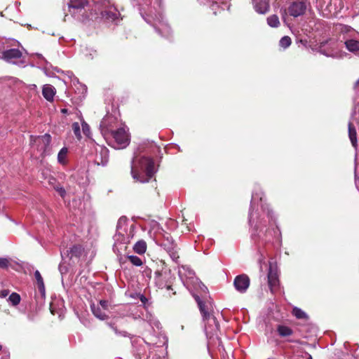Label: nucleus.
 Returning <instances> with one entry per match:
<instances>
[{
	"label": "nucleus",
	"mask_w": 359,
	"mask_h": 359,
	"mask_svg": "<svg viewBox=\"0 0 359 359\" xmlns=\"http://www.w3.org/2000/svg\"><path fill=\"white\" fill-rule=\"evenodd\" d=\"M328 46L331 51L337 48V41L334 39H329L325 41L320 42L319 48L320 52L325 55H330V52H327L325 50V47Z\"/></svg>",
	"instance_id": "9b49d317"
},
{
	"label": "nucleus",
	"mask_w": 359,
	"mask_h": 359,
	"mask_svg": "<svg viewBox=\"0 0 359 359\" xmlns=\"http://www.w3.org/2000/svg\"><path fill=\"white\" fill-rule=\"evenodd\" d=\"M277 331L280 337H288L292 334V329L285 325H278L277 327Z\"/></svg>",
	"instance_id": "aec40b11"
},
{
	"label": "nucleus",
	"mask_w": 359,
	"mask_h": 359,
	"mask_svg": "<svg viewBox=\"0 0 359 359\" xmlns=\"http://www.w3.org/2000/svg\"><path fill=\"white\" fill-rule=\"evenodd\" d=\"M177 243L173 238L168 233L165 236L163 242L161 244V247H169L170 245H177Z\"/></svg>",
	"instance_id": "b1692460"
},
{
	"label": "nucleus",
	"mask_w": 359,
	"mask_h": 359,
	"mask_svg": "<svg viewBox=\"0 0 359 359\" xmlns=\"http://www.w3.org/2000/svg\"><path fill=\"white\" fill-rule=\"evenodd\" d=\"M267 23L271 27H278L280 25L279 18L276 15H272L267 18Z\"/></svg>",
	"instance_id": "5701e85b"
},
{
	"label": "nucleus",
	"mask_w": 359,
	"mask_h": 359,
	"mask_svg": "<svg viewBox=\"0 0 359 359\" xmlns=\"http://www.w3.org/2000/svg\"><path fill=\"white\" fill-rule=\"evenodd\" d=\"M126 257L136 266H140L143 264L142 259L135 255H127Z\"/></svg>",
	"instance_id": "a878e982"
},
{
	"label": "nucleus",
	"mask_w": 359,
	"mask_h": 359,
	"mask_svg": "<svg viewBox=\"0 0 359 359\" xmlns=\"http://www.w3.org/2000/svg\"><path fill=\"white\" fill-rule=\"evenodd\" d=\"M34 277L36 280V283L39 287V290L42 294L45 293V285L43 283V278L39 271L34 272Z\"/></svg>",
	"instance_id": "412c9836"
},
{
	"label": "nucleus",
	"mask_w": 359,
	"mask_h": 359,
	"mask_svg": "<svg viewBox=\"0 0 359 359\" xmlns=\"http://www.w3.org/2000/svg\"><path fill=\"white\" fill-rule=\"evenodd\" d=\"M72 129H73L74 133L76 136H77V137H80L81 136L80 127H79V125L78 123H74L72 124Z\"/></svg>",
	"instance_id": "7c9ffc66"
},
{
	"label": "nucleus",
	"mask_w": 359,
	"mask_h": 359,
	"mask_svg": "<svg viewBox=\"0 0 359 359\" xmlns=\"http://www.w3.org/2000/svg\"><path fill=\"white\" fill-rule=\"evenodd\" d=\"M11 259L8 257H0V268L6 269L10 265Z\"/></svg>",
	"instance_id": "cd10ccee"
},
{
	"label": "nucleus",
	"mask_w": 359,
	"mask_h": 359,
	"mask_svg": "<svg viewBox=\"0 0 359 359\" xmlns=\"http://www.w3.org/2000/svg\"><path fill=\"white\" fill-rule=\"evenodd\" d=\"M348 136L351 140V142L355 148L357 147V132L356 129L353 123H348Z\"/></svg>",
	"instance_id": "2eb2a0df"
},
{
	"label": "nucleus",
	"mask_w": 359,
	"mask_h": 359,
	"mask_svg": "<svg viewBox=\"0 0 359 359\" xmlns=\"http://www.w3.org/2000/svg\"><path fill=\"white\" fill-rule=\"evenodd\" d=\"M135 252L139 255H143L146 252L147 248H134Z\"/></svg>",
	"instance_id": "c9c22d12"
},
{
	"label": "nucleus",
	"mask_w": 359,
	"mask_h": 359,
	"mask_svg": "<svg viewBox=\"0 0 359 359\" xmlns=\"http://www.w3.org/2000/svg\"><path fill=\"white\" fill-rule=\"evenodd\" d=\"M292 314L298 319H306L308 318L306 313L297 307L292 309Z\"/></svg>",
	"instance_id": "393cba45"
},
{
	"label": "nucleus",
	"mask_w": 359,
	"mask_h": 359,
	"mask_svg": "<svg viewBox=\"0 0 359 359\" xmlns=\"http://www.w3.org/2000/svg\"><path fill=\"white\" fill-rule=\"evenodd\" d=\"M111 134L116 143L121 148H125L129 144V136L125 129L118 128L116 130H111Z\"/></svg>",
	"instance_id": "6e6552de"
},
{
	"label": "nucleus",
	"mask_w": 359,
	"mask_h": 359,
	"mask_svg": "<svg viewBox=\"0 0 359 359\" xmlns=\"http://www.w3.org/2000/svg\"><path fill=\"white\" fill-rule=\"evenodd\" d=\"M107 325L114 330V332H115V334L116 335L123 336V337H126L127 336L126 332H125V331H118L117 330L116 327H115L113 323H107Z\"/></svg>",
	"instance_id": "c85d7f7f"
},
{
	"label": "nucleus",
	"mask_w": 359,
	"mask_h": 359,
	"mask_svg": "<svg viewBox=\"0 0 359 359\" xmlns=\"http://www.w3.org/2000/svg\"><path fill=\"white\" fill-rule=\"evenodd\" d=\"M200 311L203 316V320L205 323V331L207 337L212 338L214 335H217L219 329V325L216 318L212 316L206 309L205 305L200 300L198 297H195Z\"/></svg>",
	"instance_id": "7ed1b4c3"
},
{
	"label": "nucleus",
	"mask_w": 359,
	"mask_h": 359,
	"mask_svg": "<svg viewBox=\"0 0 359 359\" xmlns=\"http://www.w3.org/2000/svg\"><path fill=\"white\" fill-rule=\"evenodd\" d=\"M9 291L8 290H0V297L4 298L8 296Z\"/></svg>",
	"instance_id": "f704fd0d"
},
{
	"label": "nucleus",
	"mask_w": 359,
	"mask_h": 359,
	"mask_svg": "<svg viewBox=\"0 0 359 359\" xmlns=\"http://www.w3.org/2000/svg\"><path fill=\"white\" fill-rule=\"evenodd\" d=\"M178 273L184 285L187 287L189 284L198 282L194 271L189 266L182 265L179 267Z\"/></svg>",
	"instance_id": "39448f33"
},
{
	"label": "nucleus",
	"mask_w": 359,
	"mask_h": 359,
	"mask_svg": "<svg viewBox=\"0 0 359 359\" xmlns=\"http://www.w3.org/2000/svg\"><path fill=\"white\" fill-rule=\"evenodd\" d=\"M307 8L306 0H296L289 6L287 11L291 16L294 18L304 15Z\"/></svg>",
	"instance_id": "0eeeda50"
},
{
	"label": "nucleus",
	"mask_w": 359,
	"mask_h": 359,
	"mask_svg": "<svg viewBox=\"0 0 359 359\" xmlns=\"http://www.w3.org/2000/svg\"><path fill=\"white\" fill-rule=\"evenodd\" d=\"M108 302L106 301V300H100V306L103 309V310H107L108 309Z\"/></svg>",
	"instance_id": "473e14b6"
},
{
	"label": "nucleus",
	"mask_w": 359,
	"mask_h": 359,
	"mask_svg": "<svg viewBox=\"0 0 359 359\" xmlns=\"http://www.w3.org/2000/svg\"><path fill=\"white\" fill-rule=\"evenodd\" d=\"M346 48L352 53H357L359 51V41L354 39H349L345 41Z\"/></svg>",
	"instance_id": "dca6fc26"
},
{
	"label": "nucleus",
	"mask_w": 359,
	"mask_h": 359,
	"mask_svg": "<svg viewBox=\"0 0 359 359\" xmlns=\"http://www.w3.org/2000/svg\"><path fill=\"white\" fill-rule=\"evenodd\" d=\"M83 250V248H62L60 251V255L63 260L69 259L74 264L81 256Z\"/></svg>",
	"instance_id": "1a4fd4ad"
},
{
	"label": "nucleus",
	"mask_w": 359,
	"mask_h": 359,
	"mask_svg": "<svg viewBox=\"0 0 359 359\" xmlns=\"http://www.w3.org/2000/svg\"><path fill=\"white\" fill-rule=\"evenodd\" d=\"M106 15L107 18H112L114 19L112 16H114L115 14L111 12H106Z\"/></svg>",
	"instance_id": "e433bc0d"
},
{
	"label": "nucleus",
	"mask_w": 359,
	"mask_h": 359,
	"mask_svg": "<svg viewBox=\"0 0 359 359\" xmlns=\"http://www.w3.org/2000/svg\"><path fill=\"white\" fill-rule=\"evenodd\" d=\"M21 300L20 294L16 292H13L10 294L8 301L12 306H17L20 304Z\"/></svg>",
	"instance_id": "4be33fe9"
},
{
	"label": "nucleus",
	"mask_w": 359,
	"mask_h": 359,
	"mask_svg": "<svg viewBox=\"0 0 359 359\" xmlns=\"http://www.w3.org/2000/svg\"><path fill=\"white\" fill-rule=\"evenodd\" d=\"M137 297H139L140 300L142 302L143 305L145 306L147 302V299L143 294H137Z\"/></svg>",
	"instance_id": "72a5a7b5"
},
{
	"label": "nucleus",
	"mask_w": 359,
	"mask_h": 359,
	"mask_svg": "<svg viewBox=\"0 0 359 359\" xmlns=\"http://www.w3.org/2000/svg\"><path fill=\"white\" fill-rule=\"evenodd\" d=\"M22 52L18 48H11L5 50L2 53V58L9 62L12 59H19L22 57Z\"/></svg>",
	"instance_id": "f8f14e48"
},
{
	"label": "nucleus",
	"mask_w": 359,
	"mask_h": 359,
	"mask_svg": "<svg viewBox=\"0 0 359 359\" xmlns=\"http://www.w3.org/2000/svg\"><path fill=\"white\" fill-rule=\"evenodd\" d=\"M88 4V0H74L70 4V8L79 11L84 8Z\"/></svg>",
	"instance_id": "f3484780"
},
{
	"label": "nucleus",
	"mask_w": 359,
	"mask_h": 359,
	"mask_svg": "<svg viewBox=\"0 0 359 359\" xmlns=\"http://www.w3.org/2000/svg\"><path fill=\"white\" fill-rule=\"evenodd\" d=\"M263 260H264L263 256L261 255L259 259V262L260 264V269H261V270L262 269V264Z\"/></svg>",
	"instance_id": "4c0bfd02"
},
{
	"label": "nucleus",
	"mask_w": 359,
	"mask_h": 359,
	"mask_svg": "<svg viewBox=\"0 0 359 359\" xmlns=\"http://www.w3.org/2000/svg\"><path fill=\"white\" fill-rule=\"evenodd\" d=\"M306 359H312L311 355H309V357H308V358H306Z\"/></svg>",
	"instance_id": "79ce46f5"
},
{
	"label": "nucleus",
	"mask_w": 359,
	"mask_h": 359,
	"mask_svg": "<svg viewBox=\"0 0 359 359\" xmlns=\"http://www.w3.org/2000/svg\"><path fill=\"white\" fill-rule=\"evenodd\" d=\"M269 4L264 1H260L259 2H257L255 6V11L260 14L266 13L269 11Z\"/></svg>",
	"instance_id": "a211bd4d"
},
{
	"label": "nucleus",
	"mask_w": 359,
	"mask_h": 359,
	"mask_svg": "<svg viewBox=\"0 0 359 359\" xmlns=\"http://www.w3.org/2000/svg\"><path fill=\"white\" fill-rule=\"evenodd\" d=\"M68 154V149L67 147H63L60 149L57 154V161L62 165L67 164V157Z\"/></svg>",
	"instance_id": "6ab92c4d"
},
{
	"label": "nucleus",
	"mask_w": 359,
	"mask_h": 359,
	"mask_svg": "<svg viewBox=\"0 0 359 359\" xmlns=\"http://www.w3.org/2000/svg\"><path fill=\"white\" fill-rule=\"evenodd\" d=\"M268 284L271 292H274L279 286V272L278 267L271 262H269L268 272Z\"/></svg>",
	"instance_id": "423d86ee"
},
{
	"label": "nucleus",
	"mask_w": 359,
	"mask_h": 359,
	"mask_svg": "<svg viewBox=\"0 0 359 359\" xmlns=\"http://www.w3.org/2000/svg\"><path fill=\"white\" fill-rule=\"evenodd\" d=\"M154 173V162L149 158L142 157L138 161V165L131 166V175L133 179L141 183L149 182Z\"/></svg>",
	"instance_id": "f257e3e1"
},
{
	"label": "nucleus",
	"mask_w": 359,
	"mask_h": 359,
	"mask_svg": "<svg viewBox=\"0 0 359 359\" xmlns=\"http://www.w3.org/2000/svg\"><path fill=\"white\" fill-rule=\"evenodd\" d=\"M200 283L202 285L203 287H204L205 290H207V287L205 286V285H203L201 283Z\"/></svg>",
	"instance_id": "a19ab883"
},
{
	"label": "nucleus",
	"mask_w": 359,
	"mask_h": 359,
	"mask_svg": "<svg viewBox=\"0 0 359 359\" xmlns=\"http://www.w3.org/2000/svg\"><path fill=\"white\" fill-rule=\"evenodd\" d=\"M91 311L93 315L98 319L104 320L108 318V316L105 313L104 310H103L100 306H96L93 304L90 306Z\"/></svg>",
	"instance_id": "4468645a"
},
{
	"label": "nucleus",
	"mask_w": 359,
	"mask_h": 359,
	"mask_svg": "<svg viewBox=\"0 0 359 359\" xmlns=\"http://www.w3.org/2000/svg\"><path fill=\"white\" fill-rule=\"evenodd\" d=\"M291 43L292 41L290 37L288 36H285L280 40L279 45L283 48H287L291 45Z\"/></svg>",
	"instance_id": "bb28decb"
},
{
	"label": "nucleus",
	"mask_w": 359,
	"mask_h": 359,
	"mask_svg": "<svg viewBox=\"0 0 359 359\" xmlns=\"http://www.w3.org/2000/svg\"><path fill=\"white\" fill-rule=\"evenodd\" d=\"M54 189L59 194V195L64 198L66 196L65 189L61 187L60 184H57L54 187Z\"/></svg>",
	"instance_id": "c756f323"
},
{
	"label": "nucleus",
	"mask_w": 359,
	"mask_h": 359,
	"mask_svg": "<svg viewBox=\"0 0 359 359\" xmlns=\"http://www.w3.org/2000/svg\"><path fill=\"white\" fill-rule=\"evenodd\" d=\"M61 113L64 114H66L68 113V109H65V108H63L61 109Z\"/></svg>",
	"instance_id": "58836bf2"
},
{
	"label": "nucleus",
	"mask_w": 359,
	"mask_h": 359,
	"mask_svg": "<svg viewBox=\"0 0 359 359\" xmlns=\"http://www.w3.org/2000/svg\"><path fill=\"white\" fill-rule=\"evenodd\" d=\"M147 243L146 241H144L143 239H138L135 243L133 247H137V248L147 247Z\"/></svg>",
	"instance_id": "2f4dec72"
},
{
	"label": "nucleus",
	"mask_w": 359,
	"mask_h": 359,
	"mask_svg": "<svg viewBox=\"0 0 359 359\" xmlns=\"http://www.w3.org/2000/svg\"><path fill=\"white\" fill-rule=\"evenodd\" d=\"M235 289L240 293H245L250 286V278L245 274L237 276L233 280Z\"/></svg>",
	"instance_id": "9d476101"
},
{
	"label": "nucleus",
	"mask_w": 359,
	"mask_h": 359,
	"mask_svg": "<svg viewBox=\"0 0 359 359\" xmlns=\"http://www.w3.org/2000/svg\"><path fill=\"white\" fill-rule=\"evenodd\" d=\"M34 144L36 145V149L41 152V157H45L50 152V142L51 136L46 133L43 135L37 136L34 140Z\"/></svg>",
	"instance_id": "20e7f679"
},
{
	"label": "nucleus",
	"mask_w": 359,
	"mask_h": 359,
	"mask_svg": "<svg viewBox=\"0 0 359 359\" xmlns=\"http://www.w3.org/2000/svg\"><path fill=\"white\" fill-rule=\"evenodd\" d=\"M163 273H158V278H160L161 276H163ZM164 276H166V273H164ZM157 281H159V279H158Z\"/></svg>",
	"instance_id": "ea45409f"
},
{
	"label": "nucleus",
	"mask_w": 359,
	"mask_h": 359,
	"mask_svg": "<svg viewBox=\"0 0 359 359\" xmlns=\"http://www.w3.org/2000/svg\"><path fill=\"white\" fill-rule=\"evenodd\" d=\"M128 230V219L126 216L121 217L116 225V233L114 235V247L121 245H129L130 239L134 238V226L132 224Z\"/></svg>",
	"instance_id": "f03ea898"
},
{
	"label": "nucleus",
	"mask_w": 359,
	"mask_h": 359,
	"mask_svg": "<svg viewBox=\"0 0 359 359\" xmlns=\"http://www.w3.org/2000/svg\"><path fill=\"white\" fill-rule=\"evenodd\" d=\"M56 93L55 88L50 84H45L42 88V95L48 102H53Z\"/></svg>",
	"instance_id": "ddd939ff"
}]
</instances>
